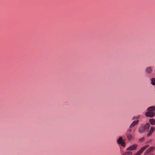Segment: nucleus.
<instances>
[{
    "mask_svg": "<svg viewBox=\"0 0 155 155\" xmlns=\"http://www.w3.org/2000/svg\"><path fill=\"white\" fill-rule=\"evenodd\" d=\"M147 111L145 114L146 117H152L155 114V113L154 111L155 110V106H151L147 108Z\"/></svg>",
    "mask_w": 155,
    "mask_h": 155,
    "instance_id": "f257e3e1",
    "label": "nucleus"
},
{
    "mask_svg": "<svg viewBox=\"0 0 155 155\" xmlns=\"http://www.w3.org/2000/svg\"><path fill=\"white\" fill-rule=\"evenodd\" d=\"M117 142L118 144L120 145L123 147H125V142L121 137H119L117 140Z\"/></svg>",
    "mask_w": 155,
    "mask_h": 155,
    "instance_id": "f03ea898",
    "label": "nucleus"
},
{
    "mask_svg": "<svg viewBox=\"0 0 155 155\" xmlns=\"http://www.w3.org/2000/svg\"><path fill=\"white\" fill-rule=\"evenodd\" d=\"M155 149L154 147H150L147 149L144 153V155H147L148 154L153 152Z\"/></svg>",
    "mask_w": 155,
    "mask_h": 155,
    "instance_id": "7ed1b4c3",
    "label": "nucleus"
},
{
    "mask_svg": "<svg viewBox=\"0 0 155 155\" xmlns=\"http://www.w3.org/2000/svg\"><path fill=\"white\" fill-rule=\"evenodd\" d=\"M149 146V145L147 144L142 147L134 155H140L142 153L147 147H148Z\"/></svg>",
    "mask_w": 155,
    "mask_h": 155,
    "instance_id": "20e7f679",
    "label": "nucleus"
},
{
    "mask_svg": "<svg viewBox=\"0 0 155 155\" xmlns=\"http://www.w3.org/2000/svg\"><path fill=\"white\" fill-rule=\"evenodd\" d=\"M153 71V68L151 66L147 67L146 69V72L147 74H150Z\"/></svg>",
    "mask_w": 155,
    "mask_h": 155,
    "instance_id": "39448f33",
    "label": "nucleus"
},
{
    "mask_svg": "<svg viewBox=\"0 0 155 155\" xmlns=\"http://www.w3.org/2000/svg\"><path fill=\"white\" fill-rule=\"evenodd\" d=\"M137 145V144H134L130 146L127 149V150H133L136 149Z\"/></svg>",
    "mask_w": 155,
    "mask_h": 155,
    "instance_id": "423d86ee",
    "label": "nucleus"
},
{
    "mask_svg": "<svg viewBox=\"0 0 155 155\" xmlns=\"http://www.w3.org/2000/svg\"><path fill=\"white\" fill-rule=\"evenodd\" d=\"M139 121L138 120L134 121L130 125V128H131L134 127L136 125L138 124Z\"/></svg>",
    "mask_w": 155,
    "mask_h": 155,
    "instance_id": "0eeeda50",
    "label": "nucleus"
},
{
    "mask_svg": "<svg viewBox=\"0 0 155 155\" xmlns=\"http://www.w3.org/2000/svg\"><path fill=\"white\" fill-rule=\"evenodd\" d=\"M154 130V128L153 127H151L149 132L147 134V136L148 137L150 136L153 132Z\"/></svg>",
    "mask_w": 155,
    "mask_h": 155,
    "instance_id": "6e6552de",
    "label": "nucleus"
},
{
    "mask_svg": "<svg viewBox=\"0 0 155 155\" xmlns=\"http://www.w3.org/2000/svg\"><path fill=\"white\" fill-rule=\"evenodd\" d=\"M150 126V125L149 123H147L144 125L143 126V127L145 131H147L148 130Z\"/></svg>",
    "mask_w": 155,
    "mask_h": 155,
    "instance_id": "1a4fd4ad",
    "label": "nucleus"
},
{
    "mask_svg": "<svg viewBox=\"0 0 155 155\" xmlns=\"http://www.w3.org/2000/svg\"><path fill=\"white\" fill-rule=\"evenodd\" d=\"M127 139L129 141L131 140L133 138V136L130 133L127 134Z\"/></svg>",
    "mask_w": 155,
    "mask_h": 155,
    "instance_id": "9d476101",
    "label": "nucleus"
},
{
    "mask_svg": "<svg viewBox=\"0 0 155 155\" xmlns=\"http://www.w3.org/2000/svg\"><path fill=\"white\" fill-rule=\"evenodd\" d=\"M138 131L140 133H143L144 131H145L143 125L139 127Z\"/></svg>",
    "mask_w": 155,
    "mask_h": 155,
    "instance_id": "9b49d317",
    "label": "nucleus"
},
{
    "mask_svg": "<svg viewBox=\"0 0 155 155\" xmlns=\"http://www.w3.org/2000/svg\"><path fill=\"white\" fill-rule=\"evenodd\" d=\"M149 122L152 125L155 124V120L153 118L150 119L149 120Z\"/></svg>",
    "mask_w": 155,
    "mask_h": 155,
    "instance_id": "f8f14e48",
    "label": "nucleus"
},
{
    "mask_svg": "<svg viewBox=\"0 0 155 155\" xmlns=\"http://www.w3.org/2000/svg\"><path fill=\"white\" fill-rule=\"evenodd\" d=\"M151 84L153 85H155V78H151Z\"/></svg>",
    "mask_w": 155,
    "mask_h": 155,
    "instance_id": "ddd939ff",
    "label": "nucleus"
},
{
    "mask_svg": "<svg viewBox=\"0 0 155 155\" xmlns=\"http://www.w3.org/2000/svg\"><path fill=\"white\" fill-rule=\"evenodd\" d=\"M132 152L131 151H128L124 153L122 155H132Z\"/></svg>",
    "mask_w": 155,
    "mask_h": 155,
    "instance_id": "4468645a",
    "label": "nucleus"
},
{
    "mask_svg": "<svg viewBox=\"0 0 155 155\" xmlns=\"http://www.w3.org/2000/svg\"><path fill=\"white\" fill-rule=\"evenodd\" d=\"M140 117L139 115H137L136 116H134L133 118V119H138Z\"/></svg>",
    "mask_w": 155,
    "mask_h": 155,
    "instance_id": "2eb2a0df",
    "label": "nucleus"
},
{
    "mask_svg": "<svg viewBox=\"0 0 155 155\" xmlns=\"http://www.w3.org/2000/svg\"><path fill=\"white\" fill-rule=\"evenodd\" d=\"M144 140V137H143L140 139L139 140V141L140 142H141L143 141Z\"/></svg>",
    "mask_w": 155,
    "mask_h": 155,
    "instance_id": "dca6fc26",
    "label": "nucleus"
},
{
    "mask_svg": "<svg viewBox=\"0 0 155 155\" xmlns=\"http://www.w3.org/2000/svg\"><path fill=\"white\" fill-rule=\"evenodd\" d=\"M131 131L132 130L131 129H129L128 130V132H131Z\"/></svg>",
    "mask_w": 155,
    "mask_h": 155,
    "instance_id": "f3484780",
    "label": "nucleus"
}]
</instances>
